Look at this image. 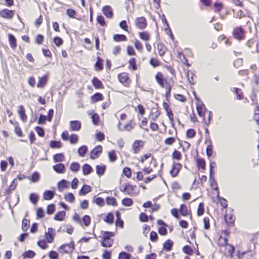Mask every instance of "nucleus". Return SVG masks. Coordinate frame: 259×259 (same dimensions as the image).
Here are the masks:
<instances>
[{
    "label": "nucleus",
    "instance_id": "34",
    "mask_svg": "<svg viewBox=\"0 0 259 259\" xmlns=\"http://www.w3.org/2000/svg\"><path fill=\"white\" fill-rule=\"evenodd\" d=\"M104 100V96L100 93H96L91 97V100L92 103H96L99 101H101Z\"/></svg>",
    "mask_w": 259,
    "mask_h": 259
},
{
    "label": "nucleus",
    "instance_id": "27",
    "mask_svg": "<svg viewBox=\"0 0 259 259\" xmlns=\"http://www.w3.org/2000/svg\"><path fill=\"white\" fill-rule=\"evenodd\" d=\"M48 74H45L42 77H38L37 87L38 88H44L48 83Z\"/></svg>",
    "mask_w": 259,
    "mask_h": 259
},
{
    "label": "nucleus",
    "instance_id": "52",
    "mask_svg": "<svg viewBox=\"0 0 259 259\" xmlns=\"http://www.w3.org/2000/svg\"><path fill=\"white\" fill-rule=\"evenodd\" d=\"M92 190L91 187L90 186L84 184L83 185L81 189L79 192V194L80 195L84 196L89 192H90Z\"/></svg>",
    "mask_w": 259,
    "mask_h": 259
},
{
    "label": "nucleus",
    "instance_id": "13",
    "mask_svg": "<svg viewBox=\"0 0 259 259\" xmlns=\"http://www.w3.org/2000/svg\"><path fill=\"white\" fill-rule=\"evenodd\" d=\"M219 250L220 252L224 253L225 255L230 257H233L235 252V247L228 242L226 245L223 247L222 249H219Z\"/></svg>",
    "mask_w": 259,
    "mask_h": 259
},
{
    "label": "nucleus",
    "instance_id": "55",
    "mask_svg": "<svg viewBox=\"0 0 259 259\" xmlns=\"http://www.w3.org/2000/svg\"><path fill=\"white\" fill-rule=\"evenodd\" d=\"M66 215L65 211L58 212L54 216V220L58 221H62L64 220Z\"/></svg>",
    "mask_w": 259,
    "mask_h": 259
},
{
    "label": "nucleus",
    "instance_id": "58",
    "mask_svg": "<svg viewBox=\"0 0 259 259\" xmlns=\"http://www.w3.org/2000/svg\"><path fill=\"white\" fill-rule=\"evenodd\" d=\"M196 135V132L193 128L188 129L186 132V136L187 139H193Z\"/></svg>",
    "mask_w": 259,
    "mask_h": 259
},
{
    "label": "nucleus",
    "instance_id": "4",
    "mask_svg": "<svg viewBox=\"0 0 259 259\" xmlns=\"http://www.w3.org/2000/svg\"><path fill=\"white\" fill-rule=\"evenodd\" d=\"M193 53L188 49L185 50V53L181 51H177V57L179 60L183 63L185 66L189 67L191 64L189 63L187 57H193Z\"/></svg>",
    "mask_w": 259,
    "mask_h": 259
},
{
    "label": "nucleus",
    "instance_id": "60",
    "mask_svg": "<svg viewBox=\"0 0 259 259\" xmlns=\"http://www.w3.org/2000/svg\"><path fill=\"white\" fill-rule=\"evenodd\" d=\"M62 146V143L59 141L52 140L50 142V147L52 148H60Z\"/></svg>",
    "mask_w": 259,
    "mask_h": 259
},
{
    "label": "nucleus",
    "instance_id": "6",
    "mask_svg": "<svg viewBox=\"0 0 259 259\" xmlns=\"http://www.w3.org/2000/svg\"><path fill=\"white\" fill-rule=\"evenodd\" d=\"M166 102H163L162 107L166 112V115L168 117L171 126L174 127L175 125L174 115L170 106V98L168 100L166 99Z\"/></svg>",
    "mask_w": 259,
    "mask_h": 259
},
{
    "label": "nucleus",
    "instance_id": "17",
    "mask_svg": "<svg viewBox=\"0 0 259 259\" xmlns=\"http://www.w3.org/2000/svg\"><path fill=\"white\" fill-rule=\"evenodd\" d=\"M134 108L135 111L137 113L138 119L141 120L146 113L145 107L141 104H139L136 106H134Z\"/></svg>",
    "mask_w": 259,
    "mask_h": 259
},
{
    "label": "nucleus",
    "instance_id": "44",
    "mask_svg": "<svg viewBox=\"0 0 259 259\" xmlns=\"http://www.w3.org/2000/svg\"><path fill=\"white\" fill-rule=\"evenodd\" d=\"M171 158L174 161H179L182 158V154L180 151L175 149L172 152Z\"/></svg>",
    "mask_w": 259,
    "mask_h": 259
},
{
    "label": "nucleus",
    "instance_id": "9",
    "mask_svg": "<svg viewBox=\"0 0 259 259\" xmlns=\"http://www.w3.org/2000/svg\"><path fill=\"white\" fill-rule=\"evenodd\" d=\"M182 168L183 165L182 163L176 161H173L169 168V174L172 178H176L179 176Z\"/></svg>",
    "mask_w": 259,
    "mask_h": 259
},
{
    "label": "nucleus",
    "instance_id": "50",
    "mask_svg": "<svg viewBox=\"0 0 259 259\" xmlns=\"http://www.w3.org/2000/svg\"><path fill=\"white\" fill-rule=\"evenodd\" d=\"M69 182L65 180H62L58 183V188L59 191L62 192L64 189L68 188Z\"/></svg>",
    "mask_w": 259,
    "mask_h": 259
},
{
    "label": "nucleus",
    "instance_id": "3",
    "mask_svg": "<svg viewBox=\"0 0 259 259\" xmlns=\"http://www.w3.org/2000/svg\"><path fill=\"white\" fill-rule=\"evenodd\" d=\"M101 234L102 236L101 245L105 247H111L113 243V240L111 237L114 236V233L109 231H102Z\"/></svg>",
    "mask_w": 259,
    "mask_h": 259
},
{
    "label": "nucleus",
    "instance_id": "62",
    "mask_svg": "<svg viewBox=\"0 0 259 259\" xmlns=\"http://www.w3.org/2000/svg\"><path fill=\"white\" fill-rule=\"evenodd\" d=\"M106 201L108 205L116 206L117 205V200L114 197H107Z\"/></svg>",
    "mask_w": 259,
    "mask_h": 259
},
{
    "label": "nucleus",
    "instance_id": "31",
    "mask_svg": "<svg viewBox=\"0 0 259 259\" xmlns=\"http://www.w3.org/2000/svg\"><path fill=\"white\" fill-rule=\"evenodd\" d=\"M196 164L199 170L201 172H204L205 170V161L203 158L199 157L196 159Z\"/></svg>",
    "mask_w": 259,
    "mask_h": 259
},
{
    "label": "nucleus",
    "instance_id": "18",
    "mask_svg": "<svg viewBox=\"0 0 259 259\" xmlns=\"http://www.w3.org/2000/svg\"><path fill=\"white\" fill-rule=\"evenodd\" d=\"M235 219L236 217L233 211L226 213L225 215V220L228 226H233L234 224Z\"/></svg>",
    "mask_w": 259,
    "mask_h": 259
},
{
    "label": "nucleus",
    "instance_id": "30",
    "mask_svg": "<svg viewBox=\"0 0 259 259\" xmlns=\"http://www.w3.org/2000/svg\"><path fill=\"white\" fill-rule=\"evenodd\" d=\"M104 15L108 18H112L113 16L112 8L110 6H104L102 9Z\"/></svg>",
    "mask_w": 259,
    "mask_h": 259
},
{
    "label": "nucleus",
    "instance_id": "19",
    "mask_svg": "<svg viewBox=\"0 0 259 259\" xmlns=\"http://www.w3.org/2000/svg\"><path fill=\"white\" fill-rule=\"evenodd\" d=\"M179 212L180 214L183 217L189 216L191 219L192 217V212L190 208L185 204H181L180 206Z\"/></svg>",
    "mask_w": 259,
    "mask_h": 259
},
{
    "label": "nucleus",
    "instance_id": "25",
    "mask_svg": "<svg viewBox=\"0 0 259 259\" xmlns=\"http://www.w3.org/2000/svg\"><path fill=\"white\" fill-rule=\"evenodd\" d=\"M55 236V233L54 232V230L52 228H49L48 229L47 232L45 233V237L47 242L49 243L53 242L54 241Z\"/></svg>",
    "mask_w": 259,
    "mask_h": 259
},
{
    "label": "nucleus",
    "instance_id": "2",
    "mask_svg": "<svg viewBox=\"0 0 259 259\" xmlns=\"http://www.w3.org/2000/svg\"><path fill=\"white\" fill-rule=\"evenodd\" d=\"M194 96L196 100V110L198 114L202 119V122L206 126H208L212 119L213 114L211 111H208L202 101V100L194 93Z\"/></svg>",
    "mask_w": 259,
    "mask_h": 259
},
{
    "label": "nucleus",
    "instance_id": "35",
    "mask_svg": "<svg viewBox=\"0 0 259 259\" xmlns=\"http://www.w3.org/2000/svg\"><path fill=\"white\" fill-rule=\"evenodd\" d=\"M53 169L58 174H64L65 172V167L62 163H58L53 166Z\"/></svg>",
    "mask_w": 259,
    "mask_h": 259
},
{
    "label": "nucleus",
    "instance_id": "43",
    "mask_svg": "<svg viewBox=\"0 0 259 259\" xmlns=\"http://www.w3.org/2000/svg\"><path fill=\"white\" fill-rule=\"evenodd\" d=\"M138 35L141 39L144 41H146V42L150 40L151 38L150 33L148 31H146L139 32L138 33Z\"/></svg>",
    "mask_w": 259,
    "mask_h": 259
},
{
    "label": "nucleus",
    "instance_id": "53",
    "mask_svg": "<svg viewBox=\"0 0 259 259\" xmlns=\"http://www.w3.org/2000/svg\"><path fill=\"white\" fill-rule=\"evenodd\" d=\"M136 125V123L134 119L130 120L126 124L123 126V130L125 131L130 132L132 130Z\"/></svg>",
    "mask_w": 259,
    "mask_h": 259
},
{
    "label": "nucleus",
    "instance_id": "37",
    "mask_svg": "<svg viewBox=\"0 0 259 259\" xmlns=\"http://www.w3.org/2000/svg\"><path fill=\"white\" fill-rule=\"evenodd\" d=\"M157 49L159 55L161 57L163 56L167 51V48H166L165 45L161 42H159L157 44Z\"/></svg>",
    "mask_w": 259,
    "mask_h": 259
},
{
    "label": "nucleus",
    "instance_id": "24",
    "mask_svg": "<svg viewBox=\"0 0 259 259\" xmlns=\"http://www.w3.org/2000/svg\"><path fill=\"white\" fill-rule=\"evenodd\" d=\"M186 75L187 80L190 84L194 85L196 83L197 76L193 71L191 70H188L186 72Z\"/></svg>",
    "mask_w": 259,
    "mask_h": 259
},
{
    "label": "nucleus",
    "instance_id": "12",
    "mask_svg": "<svg viewBox=\"0 0 259 259\" xmlns=\"http://www.w3.org/2000/svg\"><path fill=\"white\" fill-rule=\"evenodd\" d=\"M145 142L141 140H136L134 141L132 145L133 153L134 154L139 153L144 148Z\"/></svg>",
    "mask_w": 259,
    "mask_h": 259
},
{
    "label": "nucleus",
    "instance_id": "5",
    "mask_svg": "<svg viewBox=\"0 0 259 259\" xmlns=\"http://www.w3.org/2000/svg\"><path fill=\"white\" fill-rule=\"evenodd\" d=\"M230 234L229 229L221 230L220 236L217 241V244L219 249H222L223 247L228 243V238Z\"/></svg>",
    "mask_w": 259,
    "mask_h": 259
},
{
    "label": "nucleus",
    "instance_id": "40",
    "mask_svg": "<svg viewBox=\"0 0 259 259\" xmlns=\"http://www.w3.org/2000/svg\"><path fill=\"white\" fill-rule=\"evenodd\" d=\"M140 120L141 121L139 123L140 127L144 130L145 131L148 132L149 129L147 128L148 123V118L146 117L143 116L142 119Z\"/></svg>",
    "mask_w": 259,
    "mask_h": 259
},
{
    "label": "nucleus",
    "instance_id": "61",
    "mask_svg": "<svg viewBox=\"0 0 259 259\" xmlns=\"http://www.w3.org/2000/svg\"><path fill=\"white\" fill-rule=\"evenodd\" d=\"M253 118L256 122L257 124L259 125V107L257 104L254 109Z\"/></svg>",
    "mask_w": 259,
    "mask_h": 259
},
{
    "label": "nucleus",
    "instance_id": "26",
    "mask_svg": "<svg viewBox=\"0 0 259 259\" xmlns=\"http://www.w3.org/2000/svg\"><path fill=\"white\" fill-rule=\"evenodd\" d=\"M17 185L18 183L16 182V179H14L11 182L10 185L6 189L5 192V196H7L10 195L12 192L16 189Z\"/></svg>",
    "mask_w": 259,
    "mask_h": 259
},
{
    "label": "nucleus",
    "instance_id": "33",
    "mask_svg": "<svg viewBox=\"0 0 259 259\" xmlns=\"http://www.w3.org/2000/svg\"><path fill=\"white\" fill-rule=\"evenodd\" d=\"M104 61L100 57H97V61L94 65V68L96 71H100L104 68Z\"/></svg>",
    "mask_w": 259,
    "mask_h": 259
},
{
    "label": "nucleus",
    "instance_id": "7",
    "mask_svg": "<svg viewBox=\"0 0 259 259\" xmlns=\"http://www.w3.org/2000/svg\"><path fill=\"white\" fill-rule=\"evenodd\" d=\"M136 185H132L130 183L121 184L119 186V190L125 194L133 196L136 194Z\"/></svg>",
    "mask_w": 259,
    "mask_h": 259
},
{
    "label": "nucleus",
    "instance_id": "59",
    "mask_svg": "<svg viewBox=\"0 0 259 259\" xmlns=\"http://www.w3.org/2000/svg\"><path fill=\"white\" fill-rule=\"evenodd\" d=\"M204 211L205 209L204 203L203 202L199 203L197 209V215L198 217L204 214Z\"/></svg>",
    "mask_w": 259,
    "mask_h": 259
},
{
    "label": "nucleus",
    "instance_id": "16",
    "mask_svg": "<svg viewBox=\"0 0 259 259\" xmlns=\"http://www.w3.org/2000/svg\"><path fill=\"white\" fill-rule=\"evenodd\" d=\"M102 151V146L101 145H98L91 151L90 157L92 159H97L101 155Z\"/></svg>",
    "mask_w": 259,
    "mask_h": 259
},
{
    "label": "nucleus",
    "instance_id": "28",
    "mask_svg": "<svg viewBox=\"0 0 259 259\" xmlns=\"http://www.w3.org/2000/svg\"><path fill=\"white\" fill-rule=\"evenodd\" d=\"M113 40L116 42H126L127 37L123 34H114L113 35Z\"/></svg>",
    "mask_w": 259,
    "mask_h": 259
},
{
    "label": "nucleus",
    "instance_id": "14",
    "mask_svg": "<svg viewBox=\"0 0 259 259\" xmlns=\"http://www.w3.org/2000/svg\"><path fill=\"white\" fill-rule=\"evenodd\" d=\"M135 25L138 29H145L148 25L146 18L143 16L136 18L135 20Z\"/></svg>",
    "mask_w": 259,
    "mask_h": 259
},
{
    "label": "nucleus",
    "instance_id": "1",
    "mask_svg": "<svg viewBox=\"0 0 259 259\" xmlns=\"http://www.w3.org/2000/svg\"><path fill=\"white\" fill-rule=\"evenodd\" d=\"M164 68L174 77L166 76L163 72L157 71L154 75V78L158 86L164 89V97L166 100H168L171 96V92L175 83L176 72L172 66L165 65Z\"/></svg>",
    "mask_w": 259,
    "mask_h": 259
},
{
    "label": "nucleus",
    "instance_id": "48",
    "mask_svg": "<svg viewBox=\"0 0 259 259\" xmlns=\"http://www.w3.org/2000/svg\"><path fill=\"white\" fill-rule=\"evenodd\" d=\"M14 132L19 137H22L24 136V134L19 125V123L18 122H15L14 124Z\"/></svg>",
    "mask_w": 259,
    "mask_h": 259
},
{
    "label": "nucleus",
    "instance_id": "54",
    "mask_svg": "<svg viewBox=\"0 0 259 259\" xmlns=\"http://www.w3.org/2000/svg\"><path fill=\"white\" fill-rule=\"evenodd\" d=\"M93 171L92 166L89 164H84L82 166V172L84 175H88Z\"/></svg>",
    "mask_w": 259,
    "mask_h": 259
},
{
    "label": "nucleus",
    "instance_id": "45",
    "mask_svg": "<svg viewBox=\"0 0 259 259\" xmlns=\"http://www.w3.org/2000/svg\"><path fill=\"white\" fill-rule=\"evenodd\" d=\"M55 192L51 190H45L43 193V198L46 200H50L53 198Z\"/></svg>",
    "mask_w": 259,
    "mask_h": 259
},
{
    "label": "nucleus",
    "instance_id": "32",
    "mask_svg": "<svg viewBox=\"0 0 259 259\" xmlns=\"http://www.w3.org/2000/svg\"><path fill=\"white\" fill-rule=\"evenodd\" d=\"M91 223V217L89 215H85L81 219L79 225L82 227H87L90 225Z\"/></svg>",
    "mask_w": 259,
    "mask_h": 259
},
{
    "label": "nucleus",
    "instance_id": "42",
    "mask_svg": "<svg viewBox=\"0 0 259 259\" xmlns=\"http://www.w3.org/2000/svg\"><path fill=\"white\" fill-rule=\"evenodd\" d=\"M103 220L108 224H112L114 222V215L112 212H108L103 218Z\"/></svg>",
    "mask_w": 259,
    "mask_h": 259
},
{
    "label": "nucleus",
    "instance_id": "15",
    "mask_svg": "<svg viewBox=\"0 0 259 259\" xmlns=\"http://www.w3.org/2000/svg\"><path fill=\"white\" fill-rule=\"evenodd\" d=\"M15 15V11L5 8L0 10V17L5 19H12Z\"/></svg>",
    "mask_w": 259,
    "mask_h": 259
},
{
    "label": "nucleus",
    "instance_id": "8",
    "mask_svg": "<svg viewBox=\"0 0 259 259\" xmlns=\"http://www.w3.org/2000/svg\"><path fill=\"white\" fill-rule=\"evenodd\" d=\"M117 79L118 81L125 88L130 87L132 82L130 74L125 71L118 73Z\"/></svg>",
    "mask_w": 259,
    "mask_h": 259
},
{
    "label": "nucleus",
    "instance_id": "20",
    "mask_svg": "<svg viewBox=\"0 0 259 259\" xmlns=\"http://www.w3.org/2000/svg\"><path fill=\"white\" fill-rule=\"evenodd\" d=\"M17 112L22 121L24 123L26 122L27 121V116L25 107L23 105L19 106Z\"/></svg>",
    "mask_w": 259,
    "mask_h": 259
},
{
    "label": "nucleus",
    "instance_id": "57",
    "mask_svg": "<svg viewBox=\"0 0 259 259\" xmlns=\"http://www.w3.org/2000/svg\"><path fill=\"white\" fill-rule=\"evenodd\" d=\"M120 28L125 32L130 33V28L126 20H122L119 24Z\"/></svg>",
    "mask_w": 259,
    "mask_h": 259
},
{
    "label": "nucleus",
    "instance_id": "51",
    "mask_svg": "<svg viewBox=\"0 0 259 259\" xmlns=\"http://www.w3.org/2000/svg\"><path fill=\"white\" fill-rule=\"evenodd\" d=\"M106 169V165L103 164L96 166V173L99 176L103 175L105 172Z\"/></svg>",
    "mask_w": 259,
    "mask_h": 259
},
{
    "label": "nucleus",
    "instance_id": "41",
    "mask_svg": "<svg viewBox=\"0 0 259 259\" xmlns=\"http://www.w3.org/2000/svg\"><path fill=\"white\" fill-rule=\"evenodd\" d=\"M173 245V241L170 239H167L163 243V250L169 251L172 249Z\"/></svg>",
    "mask_w": 259,
    "mask_h": 259
},
{
    "label": "nucleus",
    "instance_id": "36",
    "mask_svg": "<svg viewBox=\"0 0 259 259\" xmlns=\"http://www.w3.org/2000/svg\"><path fill=\"white\" fill-rule=\"evenodd\" d=\"M115 215L116 217V220L115 222V225L117 227H119L121 229H123L124 227V222L121 219L120 217V213L119 211H116Z\"/></svg>",
    "mask_w": 259,
    "mask_h": 259
},
{
    "label": "nucleus",
    "instance_id": "46",
    "mask_svg": "<svg viewBox=\"0 0 259 259\" xmlns=\"http://www.w3.org/2000/svg\"><path fill=\"white\" fill-rule=\"evenodd\" d=\"M36 255L35 252L31 250H28L27 251H25L22 255V256L23 257V259H26V258H32L35 257Z\"/></svg>",
    "mask_w": 259,
    "mask_h": 259
},
{
    "label": "nucleus",
    "instance_id": "10",
    "mask_svg": "<svg viewBox=\"0 0 259 259\" xmlns=\"http://www.w3.org/2000/svg\"><path fill=\"white\" fill-rule=\"evenodd\" d=\"M245 31L241 26H237L233 29L232 35L235 39L241 41L245 38Z\"/></svg>",
    "mask_w": 259,
    "mask_h": 259
},
{
    "label": "nucleus",
    "instance_id": "63",
    "mask_svg": "<svg viewBox=\"0 0 259 259\" xmlns=\"http://www.w3.org/2000/svg\"><path fill=\"white\" fill-rule=\"evenodd\" d=\"M159 237L157 233L154 231H152L149 234V239L152 242H156L158 240Z\"/></svg>",
    "mask_w": 259,
    "mask_h": 259
},
{
    "label": "nucleus",
    "instance_id": "64",
    "mask_svg": "<svg viewBox=\"0 0 259 259\" xmlns=\"http://www.w3.org/2000/svg\"><path fill=\"white\" fill-rule=\"evenodd\" d=\"M29 227H30L29 220L26 219H23L22 220V226H21L22 230L24 232L28 230Z\"/></svg>",
    "mask_w": 259,
    "mask_h": 259
},
{
    "label": "nucleus",
    "instance_id": "21",
    "mask_svg": "<svg viewBox=\"0 0 259 259\" xmlns=\"http://www.w3.org/2000/svg\"><path fill=\"white\" fill-rule=\"evenodd\" d=\"M128 68L131 71H136L138 69V65L137 64V60L135 57H131L127 61Z\"/></svg>",
    "mask_w": 259,
    "mask_h": 259
},
{
    "label": "nucleus",
    "instance_id": "38",
    "mask_svg": "<svg viewBox=\"0 0 259 259\" xmlns=\"http://www.w3.org/2000/svg\"><path fill=\"white\" fill-rule=\"evenodd\" d=\"M8 36L9 42L11 48L13 50H15L17 46L16 38L12 34H9Z\"/></svg>",
    "mask_w": 259,
    "mask_h": 259
},
{
    "label": "nucleus",
    "instance_id": "56",
    "mask_svg": "<svg viewBox=\"0 0 259 259\" xmlns=\"http://www.w3.org/2000/svg\"><path fill=\"white\" fill-rule=\"evenodd\" d=\"M64 154L62 153H57L53 155V160L56 162H62L65 160Z\"/></svg>",
    "mask_w": 259,
    "mask_h": 259
},
{
    "label": "nucleus",
    "instance_id": "29",
    "mask_svg": "<svg viewBox=\"0 0 259 259\" xmlns=\"http://www.w3.org/2000/svg\"><path fill=\"white\" fill-rule=\"evenodd\" d=\"M91 82L96 89H103L104 88L103 83L97 77H93Z\"/></svg>",
    "mask_w": 259,
    "mask_h": 259
},
{
    "label": "nucleus",
    "instance_id": "49",
    "mask_svg": "<svg viewBox=\"0 0 259 259\" xmlns=\"http://www.w3.org/2000/svg\"><path fill=\"white\" fill-rule=\"evenodd\" d=\"M108 156L109 158V160L110 162H114L118 159L116 152L114 150L109 151L108 153Z\"/></svg>",
    "mask_w": 259,
    "mask_h": 259
},
{
    "label": "nucleus",
    "instance_id": "23",
    "mask_svg": "<svg viewBox=\"0 0 259 259\" xmlns=\"http://www.w3.org/2000/svg\"><path fill=\"white\" fill-rule=\"evenodd\" d=\"M161 115V111L158 109L154 110L152 109L149 112V118L150 121H156L160 115Z\"/></svg>",
    "mask_w": 259,
    "mask_h": 259
},
{
    "label": "nucleus",
    "instance_id": "39",
    "mask_svg": "<svg viewBox=\"0 0 259 259\" xmlns=\"http://www.w3.org/2000/svg\"><path fill=\"white\" fill-rule=\"evenodd\" d=\"M161 63V62L156 58L151 57L149 59V64L154 68L160 66Z\"/></svg>",
    "mask_w": 259,
    "mask_h": 259
},
{
    "label": "nucleus",
    "instance_id": "11",
    "mask_svg": "<svg viewBox=\"0 0 259 259\" xmlns=\"http://www.w3.org/2000/svg\"><path fill=\"white\" fill-rule=\"evenodd\" d=\"M74 247V242L71 241L69 243L62 244L58 247V250L62 254H69L73 251Z\"/></svg>",
    "mask_w": 259,
    "mask_h": 259
},
{
    "label": "nucleus",
    "instance_id": "22",
    "mask_svg": "<svg viewBox=\"0 0 259 259\" xmlns=\"http://www.w3.org/2000/svg\"><path fill=\"white\" fill-rule=\"evenodd\" d=\"M81 128V123L79 120H72L69 122L70 131H79Z\"/></svg>",
    "mask_w": 259,
    "mask_h": 259
},
{
    "label": "nucleus",
    "instance_id": "47",
    "mask_svg": "<svg viewBox=\"0 0 259 259\" xmlns=\"http://www.w3.org/2000/svg\"><path fill=\"white\" fill-rule=\"evenodd\" d=\"M234 93L236 95V99L238 100H242L244 99V94L241 89L234 88L233 90Z\"/></svg>",
    "mask_w": 259,
    "mask_h": 259
}]
</instances>
